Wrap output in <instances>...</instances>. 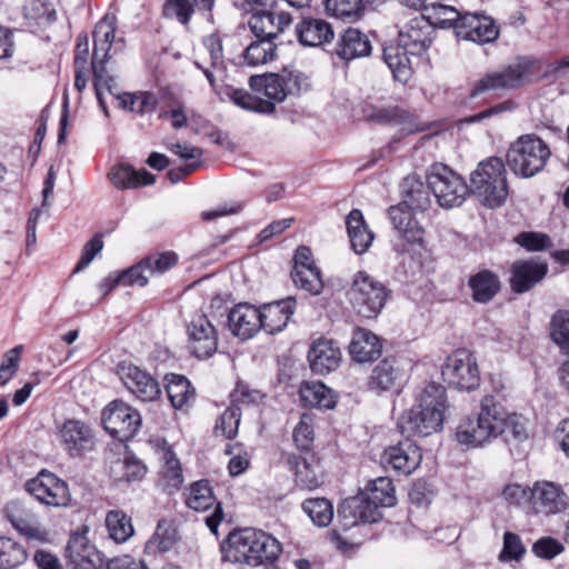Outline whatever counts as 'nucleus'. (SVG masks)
<instances>
[{"label":"nucleus","mask_w":569,"mask_h":569,"mask_svg":"<svg viewBox=\"0 0 569 569\" xmlns=\"http://www.w3.org/2000/svg\"><path fill=\"white\" fill-rule=\"evenodd\" d=\"M382 58L397 81L407 83L410 80L413 72V59L418 57L411 56L406 48L395 41L383 48Z\"/></svg>","instance_id":"obj_32"},{"label":"nucleus","mask_w":569,"mask_h":569,"mask_svg":"<svg viewBox=\"0 0 569 569\" xmlns=\"http://www.w3.org/2000/svg\"><path fill=\"white\" fill-rule=\"evenodd\" d=\"M26 489L41 503L50 507H67L71 500L68 485L46 470L27 481Z\"/></svg>","instance_id":"obj_14"},{"label":"nucleus","mask_w":569,"mask_h":569,"mask_svg":"<svg viewBox=\"0 0 569 569\" xmlns=\"http://www.w3.org/2000/svg\"><path fill=\"white\" fill-rule=\"evenodd\" d=\"M300 398L302 402L311 408L332 409L337 403L335 392L322 382H306L300 388Z\"/></svg>","instance_id":"obj_42"},{"label":"nucleus","mask_w":569,"mask_h":569,"mask_svg":"<svg viewBox=\"0 0 569 569\" xmlns=\"http://www.w3.org/2000/svg\"><path fill=\"white\" fill-rule=\"evenodd\" d=\"M63 450L72 458H81L94 450L96 432L92 427L78 419L66 420L58 430Z\"/></svg>","instance_id":"obj_12"},{"label":"nucleus","mask_w":569,"mask_h":569,"mask_svg":"<svg viewBox=\"0 0 569 569\" xmlns=\"http://www.w3.org/2000/svg\"><path fill=\"white\" fill-rule=\"evenodd\" d=\"M263 398V395L256 389H251L243 382H238L234 390L231 393L232 406L239 407L258 405Z\"/></svg>","instance_id":"obj_62"},{"label":"nucleus","mask_w":569,"mask_h":569,"mask_svg":"<svg viewBox=\"0 0 569 569\" xmlns=\"http://www.w3.org/2000/svg\"><path fill=\"white\" fill-rule=\"evenodd\" d=\"M379 518V507L367 496L350 498L338 508V521L345 530L360 522H376Z\"/></svg>","instance_id":"obj_22"},{"label":"nucleus","mask_w":569,"mask_h":569,"mask_svg":"<svg viewBox=\"0 0 569 569\" xmlns=\"http://www.w3.org/2000/svg\"><path fill=\"white\" fill-rule=\"evenodd\" d=\"M516 242L529 251H540L551 246L550 238L539 232H521Z\"/></svg>","instance_id":"obj_63"},{"label":"nucleus","mask_w":569,"mask_h":569,"mask_svg":"<svg viewBox=\"0 0 569 569\" xmlns=\"http://www.w3.org/2000/svg\"><path fill=\"white\" fill-rule=\"evenodd\" d=\"M301 73L287 72L283 73H264L252 76L249 79V86L256 98L262 102H270L276 110V103L284 101L287 96L299 93L301 90Z\"/></svg>","instance_id":"obj_9"},{"label":"nucleus","mask_w":569,"mask_h":569,"mask_svg":"<svg viewBox=\"0 0 569 569\" xmlns=\"http://www.w3.org/2000/svg\"><path fill=\"white\" fill-rule=\"evenodd\" d=\"M297 448L301 451L310 450L315 439V419L311 413L305 412L292 431Z\"/></svg>","instance_id":"obj_54"},{"label":"nucleus","mask_w":569,"mask_h":569,"mask_svg":"<svg viewBox=\"0 0 569 569\" xmlns=\"http://www.w3.org/2000/svg\"><path fill=\"white\" fill-rule=\"evenodd\" d=\"M118 373L128 391L139 401L151 402L160 397V385L148 371L122 363L118 367Z\"/></svg>","instance_id":"obj_16"},{"label":"nucleus","mask_w":569,"mask_h":569,"mask_svg":"<svg viewBox=\"0 0 569 569\" xmlns=\"http://www.w3.org/2000/svg\"><path fill=\"white\" fill-rule=\"evenodd\" d=\"M103 241L100 234L93 236L83 247L80 260L78 261L73 272H80L86 269L102 250Z\"/></svg>","instance_id":"obj_64"},{"label":"nucleus","mask_w":569,"mask_h":569,"mask_svg":"<svg viewBox=\"0 0 569 569\" xmlns=\"http://www.w3.org/2000/svg\"><path fill=\"white\" fill-rule=\"evenodd\" d=\"M429 184L417 176H408L401 183L402 201L388 209L389 219L401 239L406 242L401 246L395 244L399 253L407 251V244L422 247L425 244V229L415 219L413 212H423L431 206Z\"/></svg>","instance_id":"obj_1"},{"label":"nucleus","mask_w":569,"mask_h":569,"mask_svg":"<svg viewBox=\"0 0 569 569\" xmlns=\"http://www.w3.org/2000/svg\"><path fill=\"white\" fill-rule=\"evenodd\" d=\"M104 522L109 537L116 543L128 541L134 533L131 518L120 509L108 511Z\"/></svg>","instance_id":"obj_44"},{"label":"nucleus","mask_w":569,"mask_h":569,"mask_svg":"<svg viewBox=\"0 0 569 569\" xmlns=\"http://www.w3.org/2000/svg\"><path fill=\"white\" fill-rule=\"evenodd\" d=\"M292 22L290 13L258 10L249 19V27L257 38L274 40Z\"/></svg>","instance_id":"obj_24"},{"label":"nucleus","mask_w":569,"mask_h":569,"mask_svg":"<svg viewBox=\"0 0 569 569\" xmlns=\"http://www.w3.org/2000/svg\"><path fill=\"white\" fill-rule=\"evenodd\" d=\"M420 21L412 20L406 30H401L397 42L406 48L411 56L419 57L425 53L431 44L428 33L420 28Z\"/></svg>","instance_id":"obj_43"},{"label":"nucleus","mask_w":569,"mask_h":569,"mask_svg":"<svg viewBox=\"0 0 569 569\" xmlns=\"http://www.w3.org/2000/svg\"><path fill=\"white\" fill-rule=\"evenodd\" d=\"M446 402L443 387L436 383L428 385L412 407L399 419L398 426L401 432L408 437H427L441 430Z\"/></svg>","instance_id":"obj_3"},{"label":"nucleus","mask_w":569,"mask_h":569,"mask_svg":"<svg viewBox=\"0 0 569 569\" xmlns=\"http://www.w3.org/2000/svg\"><path fill=\"white\" fill-rule=\"evenodd\" d=\"M295 284L310 295H320L323 290V280L318 267H308L299 271H291Z\"/></svg>","instance_id":"obj_53"},{"label":"nucleus","mask_w":569,"mask_h":569,"mask_svg":"<svg viewBox=\"0 0 569 569\" xmlns=\"http://www.w3.org/2000/svg\"><path fill=\"white\" fill-rule=\"evenodd\" d=\"M547 266L535 261H518L512 264L510 284L515 292L522 293L532 288L547 273Z\"/></svg>","instance_id":"obj_33"},{"label":"nucleus","mask_w":569,"mask_h":569,"mask_svg":"<svg viewBox=\"0 0 569 569\" xmlns=\"http://www.w3.org/2000/svg\"><path fill=\"white\" fill-rule=\"evenodd\" d=\"M445 381L460 390H472L479 386L480 373L477 360L467 349H457L446 359L442 367Z\"/></svg>","instance_id":"obj_11"},{"label":"nucleus","mask_w":569,"mask_h":569,"mask_svg":"<svg viewBox=\"0 0 569 569\" xmlns=\"http://www.w3.org/2000/svg\"><path fill=\"white\" fill-rule=\"evenodd\" d=\"M427 183L439 206L446 209L461 206L469 194L465 179L442 163L431 166Z\"/></svg>","instance_id":"obj_8"},{"label":"nucleus","mask_w":569,"mask_h":569,"mask_svg":"<svg viewBox=\"0 0 569 569\" xmlns=\"http://www.w3.org/2000/svg\"><path fill=\"white\" fill-rule=\"evenodd\" d=\"M186 505L194 511H207L213 507V511L204 518V522L211 532H218L223 512L221 505L216 501L212 488L207 480H199L190 486L186 493Z\"/></svg>","instance_id":"obj_19"},{"label":"nucleus","mask_w":569,"mask_h":569,"mask_svg":"<svg viewBox=\"0 0 569 569\" xmlns=\"http://www.w3.org/2000/svg\"><path fill=\"white\" fill-rule=\"evenodd\" d=\"M471 191L488 208L500 207L508 197L506 169L500 158L481 161L470 176Z\"/></svg>","instance_id":"obj_5"},{"label":"nucleus","mask_w":569,"mask_h":569,"mask_svg":"<svg viewBox=\"0 0 569 569\" xmlns=\"http://www.w3.org/2000/svg\"><path fill=\"white\" fill-rule=\"evenodd\" d=\"M277 57V44L268 38H257L244 50L243 58L247 64L256 67L266 64Z\"/></svg>","instance_id":"obj_47"},{"label":"nucleus","mask_w":569,"mask_h":569,"mask_svg":"<svg viewBox=\"0 0 569 569\" xmlns=\"http://www.w3.org/2000/svg\"><path fill=\"white\" fill-rule=\"evenodd\" d=\"M110 180L118 189H131L150 186L156 182V176L147 170H134L128 164H120L109 173Z\"/></svg>","instance_id":"obj_38"},{"label":"nucleus","mask_w":569,"mask_h":569,"mask_svg":"<svg viewBox=\"0 0 569 569\" xmlns=\"http://www.w3.org/2000/svg\"><path fill=\"white\" fill-rule=\"evenodd\" d=\"M389 297L387 287L366 271H358L347 291V299L355 312L366 319L376 318Z\"/></svg>","instance_id":"obj_7"},{"label":"nucleus","mask_w":569,"mask_h":569,"mask_svg":"<svg viewBox=\"0 0 569 569\" xmlns=\"http://www.w3.org/2000/svg\"><path fill=\"white\" fill-rule=\"evenodd\" d=\"M188 349L198 359L210 358L218 348L213 325L204 315H196L187 327Z\"/></svg>","instance_id":"obj_17"},{"label":"nucleus","mask_w":569,"mask_h":569,"mask_svg":"<svg viewBox=\"0 0 569 569\" xmlns=\"http://www.w3.org/2000/svg\"><path fill=\"white\" fill-rule=\"evenodd\" d=\"M163 465L160 470V483L166 491L172 493L178 491L183 483L182 468L179 459L169 446L163 441L162 448Z\"/></svg>","instance_id":"obj_37"},{"label":"nucleus","mask_w":569,"mask_h":569,"mask_svg":"<svg viewBox=\"0 0 569 569\" xmlns=\"http://www.w3.org/2000/svg\"><path fill=\"white\" fill-rule=\"evenodd\" d=\"M149 260H140L137 264L119 272L122 284L144 287L148 283L147 263Z\"/></svg>","instance_id":"obj_61"},{"label":"nucleus","mask_w":569,"mask_h":569,"mask_svg":"<svg viewBox=\"0 0 569 569\" xmlns=\"http://www.w3.org/2000/svg\"><path fill=\"white\" fill-rule=\"evenodd\" d=\"M468 286L476 302L487 303L498 293L500 281L496 273L483 269L470 276Z\"/></svg>","instance_id":"obj_36"},{"label":"nucleus","mask_w":569,"mask_h":569,"mask_svg":"<svg viewBox=\"0 0 569 569\" xmlns=\"http://www.w3.org/2000/svg\"><path fill=\"white\" fill-rule=\"evenodd\" d=\"M287 465L295 471V481L302 489L313 490L323 482V471L316 459L308 460L288 453L284 456Z\"/></svg>","instance_id":"obj_29"},{"label":"nucleus","mask_w":569,"mask_h":569,"mask_svg":"<svg viewBox=\"0 0 569 569\" xmlns=\"http://www.w3.org/2000/svg\"><path fill=\"white\" fill-rule=\"evenodd\" d=\"M456 36L479 44L490 43L499 37V27L487 14L466 12L456 24Z\"/></svg>","instance_id":"obj_18"},{"label":"nucleus","mask_w":569,"mask_h":569,"mask_svg":"<svg viewBox=\"0 0 569 569\" xmlns=\"http://www.w3.org/2000/svg\"><path fill=\"white\" fill-rule=\"evenodd\" d=\"M371 51L372 44L368 34L357 28L345 30L336 44L337 56L346 61L368 57Z\"/></svg>","instance_id":"obj_28"},{"label":"nucleus","mask_w":569,"mask_h":569,"mask_svg":"<svg viewBox=\"0 0 569 569\" xmlns=\"http://www.w3.org/2000/svg\"><path fill=\"white\" fill-rule=\"evenodd\" d=\"M550 337L560 350L569 355V310H558L550 320Z\"/></svg>","instance_id":"obj_52"},{"label":"nucleus","mask_w":569,"mask_h":569,"mask_svg":"<svg viewBox=\"0 0 569 569\" xmlns=\"http://www.w3.org/2000/svg\"><path fill=\"white\" fill-rule=\"evenodd\" d=\"M526 552V548L520 537L513 532L507 531L503 535V548L500 552V559L519 561Z\"/></svg>","instance_id":"obj_60"},{"label":"nucleus","mask_w":569,"mask_h":569,"mask_svg":"<svg viewBox=\"0 0 569 569\" xmlns=\"http://www.w3.org/2000/svg\"><path fill=\"white\" fill-rule=\"evenodd\" d=\"M166 380L168 399L174 409H183L194 401V388L186 377L170 373L166 376Z\"/></svg>","instance_id":"obj_40"},{"label":"nucleus","mask_w":569,"mask_h":569,"mask_svg":"<svg viewBox=\"0 0 569 569\" xmlns=\"http://www.w3.org/2000/svg\"><path fill=\"white\" fill-rule=\"evenodd\" d=\"M143 260H149L147 263L148 273L153 276L162 274L173 268L178 263L179 257L173 251H163L149 254Z\"/></svg>","instance_id":"obj_57"},{"label":"nucleus","mask_w":569,"mask_h":569,"mask_svg":"<svg viewBox=\"0 0 569 569\" xmlns=\"http://www.w3.org/2000/svg\"><path fill=\"white\" fill-rule=\"evenodd\" d=\"M347 231L351 248L358 254L365 253L373 241V232L365 221L362 212L353 209L346 218Z\"/></svg>","instance_id":"obj_35"},{"label":"nucleus","mask_w":569,"mask_h":569,"mask_svg":"<svg viewBox=\"0 0 569 569\" xmlns=\"http://www.w3.org/2000/svg\"><path fill=\"white\" fill-rule=\"evenodd\" d=\"M381 342L373 332L358 328L353 331L349 352L357 362H367L377 359L381 353Z\"/></svg>","instance_id":"obj_34"},{"label":"nucleus","mask_w":569,"mask_h":569,"mask_svg":"<svg viewBox=\"0 0 569 569\" xmlns=\"http://www.w3.org/2000/svg\"><path fill=\"white\" fill-rule=\"evenodd\" d=\"M194 12L193 3L190 0H164L162 16L169 19H177L182 24H188Z\"/></svg>","instance_id":"obj_56"},{"label":"nucleus","mask_w":569,"mask_h":569,"mask_svg":"<svg viewBox=\"0 0 569 569\" xmlns=\"http://www.w3.org/2000/svg\"><path fill=\"white\" fill-rule=\"evenodd\" d=\"M22 346H17L4 353L3 360L0 365V387L6 385L16 375L19 362Z\"/></svg>","instance_id":"obj_59"},{"label":"nucleus","mask_w":569,"mask_h":569,"mask_svg":"<svg viewBox=\"0 0 569 569\" xmlns=\"http://www.w3.org/2000/svg\"><path fill=\"white\" fill-rule=\"evenodd\" d=\"M507 411L491 395L480 402V411L475 418L461 419L456 428V440L467 447H481L499 437L506 428Z\"/></svg>","instance_id":"obj_4"},{"label":"nucleus","mask_w":569,"mask_h":569,"mask_svg":"<svg viewBox=\"0 0 569 569\" xmlns=\"http://www.w3.org/2000/svg\"><path fill=\"white\" fill-rule=\"evenodd\" d=\"M406 380V373L395 359H383L371 371L368 379L369 390L381 393L398 391Z\"/></svg>","instance_id":"obj_23"},{"label":"nucleus","mask_w":569,"mask_h":569,"mask_svg":"<svg viewBox=\"0 0 569 569\" xmlns=\"http://www.w3.org/2000/svg\"><path fill=\"white\" fill-rule=\"evenodd\" d=\"M91 68L93 72V87L97 100L104 114L108 116L104 92H108L114 98L117 97L119 89L116 77L109 73L103 60H92Z\"/></svg>","instance_id":"obj_39"},{"label":"nucleus","mask_w":569,"mask_h":569,"mask_svg":"<svg viewBox=\"0 0 569 569\" xmlns=\"http://www.w3.org/2000/svg\"><path fill=\"white\" fill-rule=\"evenodd\" d=\"M429 12V18L433 19V23L441 28H453L460 22L463 13H460L455 7L445 4L439 0H431L425 6Z\"/></svg>","instance_id":"obj_48"},{"label":"nucleus","mask_w":569,"mask_h":569,"mask_svg":"<svg viewBox=\"0 0 569 569\" xmlns=\"http://www.w3.org/2000/svg\"><path fill=\"white\" fill-rule=\"evenodd\" d=\"M27 560L24 547L8 537H0V569H12Z\"/></svg>","instance_id":"obj_51"},{"label":"nucleus","mask_w":569,"mask_h":569,"mask_svg":"<svg viewBox=\"0 0 569 569\" xmlns=\"http://www.w3.org/2000/svg\"><path fill=\"white\" fill-rule=\"evenodd\" d=\"M299 43L303 47H319L331 42L335 32L331 24L321 18L303 17L295 27Z\"/></svg>","instance_id":"obj_27"},{"label":"nucleus","mask_w":569,"mask_h":569,"mask_svg":"<svg viewBox=\"0 0 569 569\" xmlns=\"http://www.w3.org/2000/svg\"><path fill=\"white\" fill-rule=\"evenodd\" d=\"M196 67L201 69L209 81L211 88L219 97L220 100H230L236 106L264 114L273 113V106L270 102H262L251 97V93L243 89L233 88L230 84L217 86L216 78L211 69L203 68L199 62H196Z\"/></svg>","instance_id":"obj_20"},{"label":"nucleus","mask_w":569,"mask_h":569,"mask_svg":"<svg viewBox=\"0 0 569 569\" xmlns=\"http://www.w3.org/2000/svg\"><path fill=\"white\" fill-rule=\"evenodd\" d=\"M101 420L104 430L122 442L132 439L142 422L139 411L122 400L110 402L102 410Z\"/></svg>","instance_id":"obj_10"},{"label":"nucleus","mask_w":569,"mask_h":569,"mask_svg":"<svg viewBox=\"0 0 569 569\" xmlns=\"http://www.w3.org/2000/svg\"><path fill=\"white\" fill-rule=\"evenodd\" d=\"M550 156V148L541 138L523 134L510 144L507 162L516 176L531 178L545 168Z\"/></svg>","instance_id":"obj_6"},{"label":"nucleus","mask_w":569,"mask_h":569,"mask_svg":"<svg viewBox=\"0 0 569 569\" xmlns=\"http://www.w3.org/2000/svg\"><path fill=\"white\" fill-rule=\"evenodd\" d=\"M7 516L11 525L21 535L40 541L46 539L47 533L46 531L41 530L37 517L32 512L21 508L18 505H12L10 508H8Z\"/></svg>","instance_id":"obj_41"},{"label":"nucleus","mask_w":569,"mask_h":569,"mask_svg":"<svg viewBox=\"0 0 569 569\" xmlns=\"http://www.w3.org/2000/svg\"><path fill=\"white\" fill-rule=\"evenodd\" d=\"M240 418L241 412L239 407H228L216 423V435H221L228 439L234 438L238 433Z\"/></svg>","instance_id":"obj_55"},{"label":"nucleus","mask_w":569,"mask_h":569,"mask_svg":"<svg viewBox=\"0 0 569 569\" xmlns=\"http://www.w3.org/2000/svg\"><path fill=\"white\" fill-rule=\"evenodd\" d=\"M296 300L291 297L264 305L260 310L261 329L273 335L281 331L293 315Z\"/></svg>","instance_id":"obj_31"},{"label":"nucleus","mask_w":569,"mask_h":569,"mask_svg":"<svg viewBox=\"0 0 569 569\" xmlns=\"http://www.w3.org/2000/svg\"><path fill=\"white\" fill-rule=\"evenodd\" d=\"M530 71L531 62L522 59L501 71L488 73L476 82L471 90V97H477L487 90L518 88L529 77Z\"/></svg>","instance_id":"obj_15"},{"label":"nucleus","mask_w":569,"mask_h":569,"mask_svg":"<svg viewBox=\"0 0 569 569\" xmlns=\"http://www.w3.org/2000/svg\"><path fill=\"white\" fill-rule=\"evenodd\" d=\"M116 99L119 101V106L122 109L141 116L153 112L158 104L157 97L148 91H139L134 93L119 92L117 93Z\"/></svg>","instance_id":"obj_45"},{"label":"nucleus","mask_w":569,"mask_h":569,"mask_svg":"<svg viewBox=\"0 0 569 569\" xmlns=\"http://www.w3.org/2000/svg\"><path fill=\"white\" fill-rule=\"evenodd\" d=\"M281 551L280 542L271 535L254 528H243L229 533L222 545V559L257 567L276 561Z\"/></svg>","instance_id":"obj_2"},{"label":"nucleus","mask_w":569,"mask_h":569,"mask_svg":"<svg viewBox=\"0 0 569 569\" xmlns=\"http://www.w3.org/2000/svg\"><path fill=\"white\" fill-rule=\"evenodd\" d=\"M302 510L318 527H327L333 519V506L326 498H310L302 502Z\"/></svg>","instance_id":"obj_49"},{"label":"nucleus","mask_w":569,"mask_h":569,"mask_svg":"<svg viewBox=\"0 0 569 569\" xmlns=\"http://www.w3.org/2000/svg\"><path fill=\"white\" fill-rule=\"evenodd\" d=\"M228 326L236 337L250 339L261 329L260 310L249 303H238L229 311Z\"/></svg>","instance_id":"obj_25"},{"label":"nucleus","mask_w":569,"mask_h":569,"mask_svg":"<svg viewBox=\"0 0 569 569\" xmlns=\"http://www.w3.org/2000/svg\"><path fill=\"white\" fill-rule=\"evenodd\" d=\"M341 359L340 349L328 339L315 341L308 352V361L313 372L325 375L338 368Z\"/></svg>","instance_id":"obj_30"},{"label":"nucleus","mask_w":569,"mask_h":569,"mask_svg":"<svg viewBox=\"0 0 569 569\" xmlns=\"http://www.w3.org/2000/svg\"><path fill=\"white\" fill-rule=\"evenodd\" d=\"M366 496L372 503L380 507H391L396 502L395 488L388 477H379L371 481L367 487Z\"/></svg>","instance_id":"obj_50"},{"label":"nucleus","mask_w":569,"mask_h":569,"mask_svg":"<svg viewBox=\"0 0 569 569\" xmlns=\"http://www.w3.org/2000/svg\"><path fill=\"white\" fill-rule=\"evenodd\" d=\"M69 569H103V556L88 538V528L73 532L66 547Z\"/></svg>","instance_id":"obj_13"},{"label":"nucleus","mask_w":569,"mask_h":569,"mask_svg":"<svg viewBox=\"0 0 569 569\" xmlns=\"http://www.w3.org/2000/svg\"><path fill=\"white\" fill-rule=\"evenodd\" d=\"M500 436H502L507 442H521L527 439L528 435L523 418L519 415H509L507 412L506 428Z\"/></svg>","instance_id":"obj_58"},{"label":"nucleus","mask_w":569,"mask_h":569,"mask_svg":"<svg viewBox=\"0 0 569 569\" xmlns=\"http://www.w3.org/2000/svg\"><path fill=\"white\" fill-rule=\"evenodd\" d=\"M530 501L537 513L552 515L568 507V499L561 487L550 481H538L530 489Z\"/></svg>","instance_id":"obj_21"},{"label":"nucleus","mask_w":569,"mask_h":569,"mask_svg":"<svg viewBox=\"0 0 569 569\" xmlns=\"http://www.w3.org/2000/svg\"><path fill=\"white\" fill-rule=\"evenodd\" d=\"M383 458L399 473L410 475L420 466L422 453L420 448L407 438L388 448Z\"/></svg>","instance_id":"obj_26"},{"label":"nucleus","mask_w":569,"mask_h":569,"mask_svg":"<svg viewBox=\"0 0 569 569\" xmlns=\"http://www.w3.org/2000/svg\"><path fill=\"white\" fill-rule=\"evenodd\" d=\"M373 0H325L326 11L338 19L356 21L365 11V4Z\"/></svg>","instance_id":"obj_46"}]
</instances>
